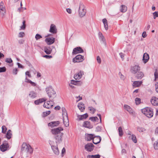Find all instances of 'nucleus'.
Masks as SVG:
<instances>
[{
	"mask_svg": "<svg viewBox=\"0 0 158 158\" xmlns=\"http://www.w3.org/2000/svg\"><path fill=\"white\" fill-rule=\"evenodd\" d=\"M63 130L61 127H59L56 128L52 129L51 130L52 134L55 135V138L56 140V143H60L62 140V137L63 134L61 131Z\"/></svg>",
	"mask_w": 158,
	"mask_h": 158,
	"instance_id": "obj_1",
	"label": "nucleus"
},
{
	"mask_svg": "<svg viewBox=\"0 0 158 158\" xmlns=\"http://www.w3.org/2000/svg\"><path fill=\"white\" fill-rule=\"evenodd\" d=\"M62 110L64 124L65 127H67L69 124L67 113L65 108H62Z\"/></svg>",
	"mask_w": 158,
	"mask_h": 158,
	"instance_id": "obj_2",
	"label": "nucleus"
},
{
	"mask_svg": "<svg viewBox=\"0 0 158 158\" xmlns=\"http://www.w3.org/2000/svg\"><path fill=\"white\" fill-rule=\"evenodd\" d=\"M141 111L143 114L148 118H151L153 116V111L150 107H146L142 109Z\"/></svg>",
	"mask_w": 158,
	"mask_h": 158,
	"instance_id": "obj_3",
	"label": "nucleus"
},
{
	"mask_svg": "<svg viewBox=\"0 0 158 158\" xmlns=\"http://www.w3.org/2000/svg\"><path fill=\"white\" fill-rule=\"evenodd\" d=\"M46 91L49 98H55L56 96L55 91L52 86H49L46 88Z\"/></svg>",
	"mask_w": 158,
	"mask_h": 158,
	"instance_id": "obj_4",
	"label": "nucleus"
},
{
	"mask_svg": "<svg viewBox=\"0 0 158 158\" xmlns=\"http://www.w3.org/2000/svg\"><path fill=\"white\" fill-rule=\"evenodd\" d=\"M22 150L27 153H29L30 154L32 153L33 150L31 146L28 144H27L26 143H23L22 145Z\"/></svg>",
	"mask_w": 158,
	"mask_h": 158,
	"instance_id": "obj_5",
	"label": "nucleus"
},
{
	"mask_svg": "<svg viewBox=\"0 0 158 158\" xmlns=\"http://www.w3.org/2000/svg\"><path fill=\"white\" fill-rule=\"evenodd\" d=\"M86 12L85 6L83 3H80L78 10L79 16L81 17H83L85 15Z\"/></svg>",
	"mask_w": 158,
	"mask_h": 158,
	"instance_id": "obj_6",
	"label": "nucleus"
},
{
	"mask_svg": "<svg viewBox=\"0 0 158 158\" xmlns=\"http://www.w3.org/2000/svg\"><path fill=\"white\" fill-rule=\"evenodd\" d=\"M49 143L51 145L53 151L54 153L56 155H59V151L57 147V145L56 143L53 141H50Z\"/></svg>",
	"mask_w": 158,
	"mask_h": 158,
	"instance_id": "obj_7",
	"label": "nucleus"
},
{
	"mask_svg": "<svg viewBox=\"0 0 158 158\" xmlns=\"http://www.w3.org/2000/svg\"><path fill=\"white\" fill-rule=\"evenodd\" d=\"M140 67L138 65H135L131 67V72L133 74H135L140 71Z\"/></svg>",
	"mask_w": 158,
	"mask_h": 158,
	"instance_id": "obj_8",
	"label": "nucleus"
},
{
	"mask_svg": "<svg viewBox=\"0 0 158 158\" xmlns=\"http://www.w3.org/2000/svg\"><path fill=\"white\" fill-rule=\"evenodd\" d=\"M84 60L83 56L81 55H78L73 59V61L74 63H78L82 62Z\"/></svg>",
	"mask_w": 158,
	"mask_h": 158,
	"instance_id": "obj_9",
	"label": "nucleus"
},
{
	"mask_svg": "<svg viewBox=\"0 0 158 158\" xmlns=\"http://www.w3.org/2000/svg\"><path fill=\"white\" fill-rule=\"evenodd\" d=\"M9 145L7 142H4L0 147V149L1 151L4 152L9 149Z\"/></svg>",
	"mask_w": 158,
	"mask_h": 158,
	"instance_id": "obj_10",
	"label": "nucleus"
},
{
	"mask_svg": "<svg viewBox=\"0 0 158 158\" xmlns=\"http://www.w3.org/2000/svg\"><path fill=\"white\" fill-rule=\"evenodd\" d=\"M83 52V50L81 47H77L73 49L72 54L73 55H76L78 53H82Z\"/></svg>",
	"mask_w": 158,
	"mask_h": 158,
	"instance_id": "obj_11",
	"label": "nucleus"
},
{
	"mask_svg": "<svg viewBox=\"0 0 158 158\" xmlns=\"http://www.w3.org/2000/svg\"><path fill=\"white\" fill-rule=\"evenodd\" d=\"M44 106L47 108H51L53 106L54 103L51 100L46 101L45 100Z\"/></svg>",
	"mask_w": 158,
	"mask_h": 158,
	"instance_id": "obj_12",
	"label": "nucleus"
},
{
	"mask_svg": "<svg viewBox=\"0 0 158 158\" xmlns=\"http://www.w3.org/2000/svg\"><path fill=\"white\" fill-rule=\"evenodd\" d=\"M84 74V72L80 71L79 72L77 73L74 75V78L76 80L79 79L81 77L82 75Z\"/></svg>",
	"mask_w": 158,
	"mask_h": 158,
	"instance_id": "obj_13",
	"label": "nucleus"
},
{
	"mask_svg": "<svg viewBox=\"0 0 158 158\" xmlns=\"http://www.w3.org/2000/svg\"><path fill=\"white\" fill-rule=\"evenodd\" d=\"M49 31L53 34H55L57 33V29L54 24H52L51 25Z\"/></svg>",
	"mask_w": 158,
	"mask_h": 158,
	"instance_id": "obj_14",
	"label": "nucleus"
},
{
	"mask_svg": "<svg viewBox=\"0 0 158 158\" xmlns=\"http://www.w3.org/2000/svg\"><path fill=\"white\" fill-rule=\"evenodd\" d=\"M94 145L92 143H88L85 145V149L88 151L91 152L93 149Z\"/></svg>",
	"mask_w": 158,
	"mask_h": 158,
	"instance_id": "obj_15",
	"label": "nucleus"
},
{
	"mask_svg": "<svg viewBox=\"0 0 158 158\" xmlns=\"http://www.w3.org/2000/svg\"><path fill=\"white\" fill-rule=\"evenodd\" d=\"M55 40V38L48 37L45 39V41L48 45H51L54 42Z\"/></svg>",
	"mask_w": 158,
	"mask_h": 158,
	"instance_id": "obj_16",
	"label": "nucleus"
},
{
	"mask_svg": "<svg viewBox=\"0 0 158 158\" xmlns=\"http://www.w3.org/2000/svg\"><path fill=\"white\" fill-rule=\"evenodd\" d=\"M60 123V122L59 121H52L49 123L48 125V126L52 128L58 126Z\"/></svg>",
	"mask_w": 158,
	"mask_h": 158,
	"instance_id": "obj_17",
	"label": "nucleus"
},
{
	"mask_svg": "<svg viewBox=\"0 0 158 158\" xmlns=\"http://www.w3.org/2000/svg\"><path fill=\"white\" fill-rule=\"evenodd\" d=\"M101 140V137L98 136H94L93 139V141L94 143L97 144L99 143Z\"/></svg>",
	"mask_w": 158,
	"mask_h": 158,
	"instance_id": "obj_18",
	"label": "nucleus"
},
{
	"mask_svg": "<svg viewBox=\"0 0 158 158\" xmlns=\"http://www.w3.org/2000/svg\"><path fill=\"white\" fill-rule=\"evenodd\" d=\"M132 82H133V84H132V85L133 87L134 88L136 87H139L143 83V81H132Z\"/></svg>",
	"mask_w": 158,
	"mask_h": 158,
	"instance_id": "obj_19",
	"label": "nucleus"
},
{
	"mask_svg": "<svg viewBox=\"0 0 158 158\" xmlns=\"http://www.w3.org/2000/svg\"><path fill=\"white\" fill-rule=\"evenodd\" d=\"M83 127L89 129H91L93 127V126L91 125L90 122L88 121L84 122Z\"/></svg>",
	"mask_w": 158,
	"mask_h": 158,
	"instance_id": "obj_20",
	"label": "nucleus"
},
{
	"mask_svg": "<svg viewBox=\"0 0 158 158\" xmlns=\"http://www.w3.org/2000/svg\"><path fill=\"white\" fill-rule=\"evenodd\" d=\"M136 74L135 76V77L138 79H141L144 76V74L143 73L140 71L136 73Z\"/></svg>",
	"mask_w": 158,
	"mask_h": 158,
	"instance_id": "obj_21",
	"label": "nucleus"
},
{
	"mask_svg": "<svg viewBox=\"0 0 158 158\" xmlns=\"http://www.w3.org/2000/svg\"><path fill=\"white\" fill-rule=\"evenodd\" d=\"M124 109L130 114H133L134 112L131 107L129 106L125 105L124 106Z\"/></svg>",
	"mask_w": 158,
	"mask_h": 158,
	"instance_id": "obj_22",
	"label": "nucleus"
},
{
	"mask_svg": "<svg viewBox=\"0 0 158 158\" xmlns=\"http://www.w3.org/2000/svg\"><path fill=\"white\" fill-rule=\"evenodd\" d=\"M94 135L93 134H86L85 135V139L88 141H90L93 140Z\"/></svg>",
	"mask_w": 158,
	"mask_h": 158,
	"instance_id": "obj_23",
	"label": "nucleus"
},
{
	"mask_svg": "<svg viewBox=\"0 0 158 158\" xmlns=\"http://www.w3.org/2000/svg\"><path fill=\"white\" fill-rule=\"evenodd\" d=\"M149 59V55L147 53L144 54L143 57V60L144 63H147Z\"/></svg>",
	"mask_w": 158,
	"mask_h": 158,
	"instance_id": "obj_24",
	"label": "nucleus"
},
{
	"mask_svg": "<svg viewBox=\"0 0 158 158\" xmlns=\"http://www.w3.org/2000/svg\"><path fill=\"white\" fill-rule=\"evenodd\" d=\"M4 3L2 2H1L0 3V11L1 12V11H2V13L3 15H4L6 12V9L5 6H4Z\"/></svg>",
	"mask_w": 158,
	"mask_h": 158,
	"instance_id": "obj_25",
	"label": "nucleus"
},
{
	"mask_svg": "<svg viewBox=\"0 0 158 158\" xmlns=\"http://www.w3.org/2000/svg\"><path fill=\"white\" fill-rule=\"evenodd\" d=\"M88 115L87 113L82 115H78L77 116V119L78 120H81L87 118Z\"/></svg>",
	"mask_w": 158,
	"mask_h": 158,
	"instance_id": "obj_26",
	"label": "nucleus"
},
{
	"mask_svg": "<svg viewBox=\"0 0 158 158\" xmlns=\"http://www.w3.org/2000/svg\"><path fill=\"white\" fill-rule=\"evenodd\" d=\"M127 9V8L126 6L125 5H122L120 6V11L122 12H126Z\"/></svg>",
	"mask_w": 158,
	"mask_h": 158,
	"instance_id": "obj_27",
	"label": "nucleus"
},
{
	"mask_svg": "<svg viewBox=\"0 0 158 158\" xmlns=\"http://www.w3.org/2000/svg\"><path fill=\"white\" fill-rule=\"evenodd\" d=\"M102 22L104 24V27L105 29L107 30L108 29V27L107 24V21L106 19H102Z\"/></svg>",
	"mask_w": 158,
	"mask_h": 158,
	"instance_id": "obj_28",
	"label": "nucleus"
},
{
	"mask_svg": "<svg viewBox=\"0 0 158 158\" xmlns=\"http://www.w3.org/2000/svg\"><path fill=\"white\" fill-rule=\"evenodd\" d=\"M44 51L47 54H49L51 52V49L49 47H45L44 48Z\"/></svg>",
	"mask_w": 158,
	"mask_h": 158,
	"instance_id": "obj_29",
	"label": "nucleus"
},
{
	"mask_svg": "<svg viewBox=\"0 0 158 158\" xmlns=\"http://www.w3.org/2000/svg\"><path fill=\"white\" fill-rule=\"evenodd\" d=\"M12 135V134L11 131L10 130H8L6 134V138L8 139H10Z\"/></svg>",
	"mask_w": 158,
	"mask_h": 158,
	"instance_id": "obj_30",
	"label": "nucleus"
},
{
	"mask_svg": "<svg viewBox=\"0 0 158 158\" xmlns=\"http://www.w3.org/2000/svg\"><path fill=\"white\" fill-rule=\"evenodd\" d=\"M29 96L30 98H36L37 94L33 91H31L29 94Z\"/></svg>",
	"mask_w": 158,
	"mask_h": 158,
	"instance_id": "obj_31",
	"label": "nucleus"
},
{
	"mask_svg": "<svg viewBox=\"0 0 158 158\" xmlns=\"http://www.w3.org/2000/svg\"><path fill=\"white\" fill-rule=\"evenodd\" d=\"M151 102L154 106H156L158 105V99H151Z\"/></svg>",
	"mask_w": 158,
	"mask_h": 158,
	"instance_id": "obj_32",
	"label": "nucleus"
},
{
	"mask_svg": "<svg viewBox=\"0 0 158 158\" xmlns=\"http://www.w3.org/2000/svg\"><path fill=\"white\" fill-rule=\"evenodd\" d=\"M78 107L81 111H83L85 110L84 104L79 103L78 105Z\"/></svg>",
	"mask_w": 158,
	"mask_h": 158,
	"instance_id": "obj_33",
	"label": "nucleus"
},
{
	"mask_svg": "<svg viewBox=\"0 0 158 158\" xmlns=\"http://www.w3.org/2000/svg\"><path fill=\"white\" fill-rule=\"evenodd\" d=\"M45 101V99H37L35 101V103L38 105Z\"/></svg>",
	"mask_w": 158,
	"mask_h": 158,
	"instance_id": "obj_34",
	"label": "nucleus"
},
{
	"mask_svg": "<svg viewBox=\"0 0 158 158\" xmlns=\"http://www.w3.org/2000/svg\"><path fill=\"white\" fill-rule=\"evenodd\" d=\"M51 112L50 111H47L45 112H44L42 114V116L44 117H45L49 114Z\"/></svg>",
	"mask_w": 158,
	"mask_h": 158,
	"instance_id": "obj_35",
	"label": "nucleus"
},
{
	"mask_svg": "<svg viewBox=\"0 0 158 158\" xmlns=\"http://www.w3.org/2000/svg\"><path fill=\"white\" fill-rule=\"evenodd\" d=\"M100 155H88V157L89 158H100Z\"/></svg>",
	"mask_w": 158,
	"mask_h": 158,
	"instance_id": "obj_36",
	"label": "nucleus"
},
{
	"mask_svg": "<svg viewBox=\"0 0 158 158\" xmlns=\"http://www.w3.org/2000/svg\"><path fill=\"white\" fill-rule=\"evenodd\" d=\"M119 135L120 136H122L123 135V131L121 127H119L118 128Z\"/></svg>",
	"mask_w": 158,
	"mask_h": 158,
	"instance_id": "obj_37",
	"label": "nucleus"
},
{
	"mask_svg": "<svg viewBox=\"0 0 158 158\" xmlns=\"http://www.w3.org/2000/svg\"><path fill=\"white\" fill-rule=\"evenodd\" d=\"M99 35L101 39L102 40L104 43H105V39L102 35V34L100 32L99 33Z\"/></svg>",
	"mask_w": 158,
	"mask_h": 158,
	"instance_id": "obj_38",
	"label": "nucleus"
},
{
	"mask_svg": "<svg viewBox=\"0 0 158 158\" xmlns=\"http://www.w3.org/2000/svg\"><path fill=\"white\" fill-rule=\"evenodd\" d=\"M89 119L94 122H98V118L97 117H90L89 118Z\"/></svg>",
	"mask_w": 158,
	"mask_h": 158,
	"instance_id": "obj_39",
	"label": "nucleus"
},
{
	"mask_svg": "<svg viewBox=\"0 0 158 158\" xmlns=\"http://www.w3.org/2000/svg\"><path fill=\"white\" fill-rule=\"evenodd\" d=\"M26 21L25 20H24L23 22V25L20 27V30H24L26 28L25 25Z\"/></svg>",
	"mask_w": 158,
	"mask_h": 158,
	"instance_id": "obj_40",
	"label": "nucleus"
},
{
	"mask_svg": "<svg viewBox=\"0 0 158 158\" xmlns=\"http://www.w3.org/2000/svg\"><path fill=\"white\" fill-rule=\"evenodd\" d=\"M131 139L132 141L135 143H136L137 142V140L136 139V137L135 135H131Z\"/></svg>",
	"mask_w": 158,
	"mask_h": 158,
	"instance_id": "obj_41",
	"label": "nucleus"
},
{
	"mask_svg": "<svg viewBox=\"0 0 158 158\" xmlns=\"http://www.w3.org/2000/svg\"><path fill=\"white\" fill-rule=\"evenodd\" d=\"M154 76L155 78L154 81H156V79L158 78V71L156 69L155 72L154 73Z\"/></svg>",
	"mask_w": 158,
	"mask_h": 158,
	"instance_id": "obj_42",
	"label": "nucleus"
},
{
	"mask_svg": "<svg viewBox=\"0 0 158 158\" xmlns=\"http://www.w3.org/2000/svg\"><path fill=\"white\" fill-rule=\"evenodd\" d=\"M137 130L139 132H143L145 130L144 128L139 127L137 128Z\"/></svg>",
	"mask_w": 158,
	"mask_h": 158,
	"instance_id": "obj_43",
	"label": "nucleus"
},
{
	"mask_svg": "<svg viewBox=\"0 0 158 158\" xmlns=\"http://www.w3.org/2000/svg\"><path fill=\"white\" fill-rule=\"evenodd\" d=\"M2 132L3 133H5L7 130V128L5 126H3L2 127Z\"/></svg>",
	"mask_w": 158,
	"mask_h": 158,
	"instance_id": "obj_44",
	"label": "nucleus"
},
{
	"mask_svg": "<svg viewBox=\"0 0 158 158\" xmlns=\"http://www.w3.org/2000/svg\"><path fill=\"white\" fill-rule=\"evenodd\" d=\"M42 36L40 35L37 34L35 35V38L36 40H38L39 39L42 38Z\"/></svg>",
	"mask_w": 158,
	"mask_h": 158,
	"instance_id": "obj_45",
	"label": "nucleus"
},
{
	"mask_svg": "<svg viewBox=\"0 0 158 158\" xmlns=\"http://www.w3.org/2000/svg\"><path fill=\"white\" fill-rule=\"evenodd\" d=\"M77 82H78V81H75L73 80H71L70 81L71 84L75 85H77Z\"/></svg>",
	"mask_w": 158,
	"mask_h": 158,
	"instance_id": "obj_46",
	"label": "nucleus"
},
{
	"mask_svg": "<svg viewBox=\"0 0 158 158\" xmlns=\"http://www.w3.org/2000/svg\"><path fill=\"white\" fill-rule=\"evenodd\" d=\"M154 148L156 149H158V139L154 143Z\"/></svg>",
	"mask_w": 158,
	"mask_h": 158,
	"instance_id": "obj_47",
	"label": "nucleus"
},
{
	"mask_svg": "<svg viewBox=\"0 0 158 158\" xmlns=\"http://www.w3.org/2000/svg\"><path fill=\"white\" fill-rule=\"evenodd\" d=\"M6 70V69L5 67H0V73L5 72Z\"/></svg>",
	"mask_w": 158,
	"mask_h": 158,
	"instance_id": "obj_48",
	"label": "nucleus"
},
{
	"mask_svg": "<svg viewBox=\"0 0 158 158\" xmlns=\"http://www.w3.org/2000/svg\"><path fill=\"white\" fill-rule=\"evenodd\" d=\"M89 109L91 111L93 114H94L96 111L95 109L93 107H89Z\"/></svg>",
	"mask_w": 158,
	"mask_h": 158,
	"instance_id": "obj_49",
	"label": "nucleus"
},
{
	"mask_svg": "<svg viewBox=\"0 0 158 158\" xmlns=\"http://www.w3.org/2000/svg\"><path fill=\"white\" fill-rule=\"evenodd\" d=\"M153 18L155 19L156 17H158V12L156 11L153 13Z\"/></svg>",
	"mask_w": 158,
	"mask_h": 158,
	"instance_id": "obj_50",
	"label": "nucleus"
},
{
	"mask_svg": "<svg viewBox=\"0 0 158 158\" xmlns=\"http://www.w3.org/2000/svg\"><path fill=\"white\" fill-rule=\"evenodd\" d=\"M24 35V33L23 32H20L19 33V38H21L23 37Z\"/></svg>",
	"mask_w": 158,
	"mask_h": 158,
	"instance_id": "obj_51",
	"label": "nucleus"
},
{
	"mask_svg": "<svg viewBox=\"0 0 158 158\" xmlns=\"http://www.w3.org/2000/svg\"><path fill=\"white\" fill-rule=\"evenodd\" d=\"M6 61L9 63H11L12 62V60L11 58H7Z\"/></svg>",
	"mask_w": 158,
	"mask_h": 158,
	"instance_id": "obj_52",
	"label": "nucleus"
},
{
	"mask_svg": "<svg viewBox=\"0 0 158 158\" xmlns=\"http://www.w3.org/2000/svg\"><path fill=\"white\" fill-rule=\"evenodd\" d=\"M135 104L136 105H139L141 103L140 99H135Z\"/></svg>",
	"mask_w": 158,
	"mask_h": 158,
	"instance_id": "obj_53",
	"label": "nucleus"
},
{
	"mask_svg": "<svg viewBox=\"0 0 158 158\" xmlns=\"http://www.w3.org/2000/svg\"><path fill=\"white\" fill-rule=\"evenodd\" d=\"M29 83H30L31 84V85L33 86H36V87H38L39 86L38 85H37L36 83H35L34 82L32 81H30Z\"/></svg>",
	"mask_w": 158,
	"mask_h": 158,
	"instance_id": "obj_54",
	"label": "nucleus"
},
{
	"mask_svg": "<svg viewBox=\"0 0 158 158\" xmlns=\"http://www.w3.org/2000/svg\"><path fill=\"white\" fill-rule=\"evenodd\" d=\"M118 75L120 77V78L122 80H124V77L122 73L119 72L118 73Z\"/></svg>",
	"mask_w": 158,
	"mask_h": 158,
	"instance_id": "obj_55",
	"label": "nucleus"
},
{
	"mask_svg": "<svg viewBox=\"0 0 158 158\" xmlns=\"http://www.w3.org/2000/svg\"><path fill=\"white\" fill-rule=\"evenodd\" d=\"M18 70L17 69H13V73L15 75H16L17 73Z\"/></svg>",
	"mask_w": 158,
	"mask_h": 158,
	"instance_id": "obj_56",
	"label": "nucleus"
},
{
	"mask_svg": "<svg viewBox=\"0 0 158 158\" xmlns=\"http://www.w3.org/2000/svg\"><path fill=\"white\" fill-rule=\"evenodd\" d=\"M97 60L98 63L100 64L101 63V59L99 56H98L97 58Z\"/></svg>",
	"mask_w": 158,
	"mask_h": 158,
	"instance_id": "obj_57",
	"label": "nucleus"
},
{
	"mask_svg": "<svg viewBox=\"0 0 158 158\" xmlns=\"http://www.w3.org/2000/svg\"><path fill=\"white\" fill-rule=\"evenodd\" d=\"M156 90L158 93V82L155 84Z\"/></svg>",
	"mask_w": 158,
	"mask_h": 158,
	"instance_id": "obj_58",
	"label": "nucleus"
},
{
	"mask_svg": "<svg viewBox=\"0 0 158 158\" xmlns=\"http://www.w3.org/2000/svg\"><path fill=\"white\" fill-rule=\"evenodd\" d=\"M25 74L26 75L28 76V77H31V76L30 73V72L28 71H27L25 73Z\"/></svg>",
	"mask_w": 158,
	"mask_h": 158,
	"instance_id": "obj_59",
	"label": "nucleus"
},
{
	"mask_svg": "<svg viewBox=\"0 0 158 158\" xmlns=\"http://www.w3.org/2000/svg\"><path fill=\"white\" fill-rule=\"evenodd\" d=\"M66 11L69 14H71L72 13V10L69 8H67L66 9Z\"/></svg>",
	"mask_w": 158,
	"mask_h": 158,
	"instance_id": "obj_60",
	"label": "nucleus"
},
{
	"mask_svg": "<svg viewBox=\"0 0 158 158\" xmlns=\"http://www.w3.org/2000/svg\"><path fill=\"white\" fill-rule=\"evenodd\" d=\"M44 57L47 59H49L50 58H52V57L51 56L45 55L44 56Z\"/></svg>",
	"mask_w": 158,
	"mask_h": 158,
	"instance_id": "obj_61",
	"label": "nucleus"
},
{
	"mask_svg": "<svg viewBox=\"0 0 158 158\" xmlns=\"http://www.w3.org/2000/svg\"><path fill=\"white\" fill-rule=\"evenodd\" d=\"M119 55H120V57L123 60L124 59V54L123 53L121 52L119 53Z\"/></svg>",
	"mask_w": 158,
	"mask_h": 158,
	"instance_id": "obj_62",
	"label": "nucleus"
},
{
	"mask_svg": "<svg viewBox=\"0 0 158 158\" xmlns=\"http://www.w3.org/2000/svg\"><path fill=\"white\" fill-rule=\"evenodd\" d=\"M142 36L143 38H145L147 36L146 32L145 31L143 32L142 34Z\"/></svg>",
	"mask_w": 158,
	"mask_h": 158,
	"instance_id": "obj_63",
	"label": "nucleus"
},
{
	"mask_svg": "<svg viewBox=\"0 0 158 158\" xmlns=\"http://www.w3.org/2000/svg\"><path fill=\"white\" fill-rule=\"evenodd\" d=\"M78 82L77 83V85H81L82 84V82L81 81H78Z\"/></svg>",
	"mask_w": 158,
	"mask_h": 158,
	"instance_id": "obj_64",
	"label": "nucleus"
}]
</instances>
